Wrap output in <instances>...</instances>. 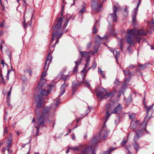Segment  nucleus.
<instances>
[{"instance_id": "nucleus-60", "label": "nucleus", "mask_w": 154, "mask_h": 154, "mask_svg": "<svg viewBox=\"0 0 154 154\" xmlns=\"http://www.w3.org/2000/svg\"><path fill=\"white\" fill-rule=\"evenodd\" d=\"M125 11L127 13H128V10L127 8H125Z\"/></svg>"}, {"instance_id": "nucleus-17", "label": "nucleus", "mask_w": 154, "mask_h": 154, "mask_svg": "<svg viewBox=\"0 0 154 154\" xmlns=\"http://www.w3.org/2000/svg\"><path fill=\"white\" fill-rule=\"evenodd\" d=\"M80 53L83 57H86L87 58V59H88V60H89V58L90 57L89 52H87L86 51H82L80 52Z\"/></svg>"}, {"instance_id": "nucleus-8", "label": "nucleus", "mask_w": 154, "mask_h": 154, "mask_svg": "<svg viewBox=\"0 0 154 154\" xmlns=\"http://www.w3.org/2000/svg\"><path fill=\"white\" fill-rule=\"evenodd\" d=\"M145 106L146 107V108L147 110V113L146 116L142 124L146 126L148 121V118L147 117L148 112L152 108L153 106L152 105H151L148 106Z\"/></svg>"}, {"instance_id": "nucleus-64", "label": "nucleus", "mask_w": 154, "mask_h": 154, "mask_svg": "<svg viewBox=\"0 0 154 154\" xmlns=\"http://www.w3.org/2000/svg\"><path fill=\"white\" fill-rule=\"evenodd\" d=\"M110 51H111L113 53H114V52H114V50H113L112 49H111L110 50Z\"/></svg>"}, {"instance_id": "nucleus-34", "label": "nucleus", "mask_w": 154, "mask_h": 154, "mask_svg": "<svg viewBox=\"0 0 154 154\" xmlns=\"http://www.w3.org/2000/svg\"><path fill=\"white\" fill-rule=\"evenodd\" d=\"M98 73L102 75V76H104V72L101 70L100 68L98 69Z\"/></svg>"}, {"instance_id": "nucleus-49", "label": "nucleus", "mask_w": 154, "mask_h": 154, "mask_svg": "<svg viewBox=\"0 0 154 154\" xmlns=\"http://www.w3.org/2000/svg\"><path fill=\"white\" fill-rule=\"evenodd\" d=\"M4 133H7V127H5L4 130Z\"/></svg>"}, {"instance_id": "nucleus-51", "label": "nucleus", "mask_w": 154, "mask_h": 154, "mask_svg": "<svg viewBox=\"0 0 154 154\" xmlns=\"http://www.w3.org/2000/svg\"><path fill=\"white\" fill-rule=\"evenodd\" d=\"M135 67H136V66H134L133 65H130L128 66V68H133Z\"/></svg>"}, {"instance_id": "nucleus-31", "label": "nucleus", "mask_w": 154, "mask_h": 154, "mask_svg": "<svg viewBox=\"0 0 154 154\" xmlns=\"http://www.w3.org/2000/svg\"><path fill=\"white\" fill-rule=\"evenodd\" d=\"M92 30L93 33H97V29L96 28V26L95 25H94L93 26Z\"/></svg>"}, {"instance_id": "nucleus-52", "label": "nucleus", "mask_w": 154, "mask_h": 154, "mask_svg": "<svg viewBox=\"0 0 154 154\" xmlns=\"http://www.w3.org/2000/svg\"><path fill=\"white\" fill-rule=\"evenodd\" d=\"M11 90H10V91L8 92V94H7V97L8 98V99L9 98V96L11 95Z\"/></svg>"}, {"instance_id": "nucleus-27", "label": "nucleus", "mask_w": 154, "mask_h": 154, "mask_svg": "<svg viewBox=\"0 0 154 154\" xmlns=\"http://www.w3.org/2000/svg\"><path fill=\"white\" fill-rule=\"evenodd\" d=\"M116 149V148H115L109 149L108 151L104 152L103 153V154H109L111 152L115 150Z\"/></svg>"}, {"instance_id": "nucleus-21", "label": "nucleus", "mask_w": 154, "mask_h": 154, "mask_svg": "<svg viewBox=\"0 0 154 154\" xmlns=\"http://www.w3.org/2000/svg\"><path fill=\"white\" fill-rule=\"evenodd\" d=\"M58 40H57L56 42H55L54 43V44L52 45V48L51 49H50V51L49 52V53H48V55L49 54H50V56L51 57V54L54 51V48L55 47V46L59 42V39H57Z\"/></svg>"}, {"instance_id": "nucleus-4", "label": "nucleus", "mask_w": 154, "mask_h": 154, "mask_svg": "<svg viewBox=\"0 0 154 154\" xmlns=\"http://www.w3.org/2000/svg\"><path fill=\"white\" fill-rule=\"evenodd\" d=\"M100 90L101 91L98 92L96 95L98 97H99L101 95L104 94V95L102 96L101 97L100 100L103 99L107 98L109 97H112V96L113 95L112 93H107L104 88H102Z\"/></svg>"}, {"instance_id": "nucleus-16", "label": "nucleus", "mask_w": 154, "mask_h": 154, "mask_svg": "<svg viewBox=\"0 0 154 154\" xmlns=\"http://www.w3.org/2000/svg\"><path fill=\"white\" fill-rule=\"evenodd\" d=\"M85 72H82V73L78 77H77V79L78 81L80 82H83L84 79L85 78Z\"/></svg>"}, {"instance_id": "nucleus-6", "label": "nucleus", "mask_w": 154, "mask_h": 154, "mask_svg": "<svg viewBox=\"0 0 154 154\" xmlns=\"http://www.w3.org/2000/svg\"><path fill=\"white\" fill-rule=\"evenodd\" d=\"M102 5L98 4L97 1H93L92 2L91 7L96 11L98 12L100 11L102 9Z\"/></svg>"}, {"instance_id": "nucleus-13", "label": "nucleus", "mask_w": 154, "mask_h": 154, "mask_svg": "<svg viewBox=\"0 0 154 154\" xmlns=\"http://www.w3.org/2000/svg\"><path fill=\"white\" fill-rule=\"evenodd\" d=\"M46 82V80L45 79H41L38 85L37 86V89L40 90L43 87V84Z\"/></svg>"}, {"instance_id": "nucleus-39", "label": "nucleus", "mask_w": 154, "mask_h": 154, "mask_svg": "<svg viewBox=\"0 0 154 154\" xmlns=\"http://www.w3.org/2000/svg\"><path fill=\"white\" fill-rule=\"evenodd\" d=\"M49 112L48 109H45L44 110V115H46L48 114Z\"/></svg>"}, {"instance_id": "nucleus-1", "label": "nucleus", "mask_w": 154, "mask_h": 154, "mask_svg": "<svg viewBox=\"0 0 154 154\" xmlns=\"http://www.w3.org/2000/svg\"><path fill=\"white\" fill-rule=\"evenodd\" d=\"M64 17L58 18L57 21V24L54 28V32L53 34V37L51 43L55 39H59L62 35V31L66 27L68 23L69 20L64 21Z\"/></svg>"}, {"instance_id": "nucleus-57", "label": "nucleus", "mask_w": 154, "mask_h": 154, "mask_svg": "<svg viewBox=\"0 0 154 154\" xmlns=\"http://www.w3.org/2000/svg\"><path fill=\"white\" fill-rule=\"evenodd\" d=\"M8 152L10 153H11L12 152V150H10L9 148H8Z\"/></svg>"}, {"instance_id": "nucleus-47", "label": "nucleus", "mask_w": 154, "mask_h": 154, "mask_svg": "<svg viewBox=\"0 0 154 154\" xmlns=\"http://www.w3.org/2000/svg\"><path fill=\"white\" fill-rule=\"evenodd\" d=\"M0 75L1 76V77L2 78V81H3V82L4 83V84H5V83L4 82V78H3V75H2V73H0Z\"/></svg>"}, {"instance_id": "nucleus-18", "label": "nucleus", "mask_w": 154, "mask_h": 154, "mask_svg": "<svg viewBox=\"0 0 154 154\" xmlns=\"http://www.w3.org/2000/svg\"><path fill=\"white\" fill-rule=\"evenodd\" d=\"M67 85H66L65 83L61 85V94L59 95V97L62 95L65 92V88Z\"/></svg>"}, {"instance_id": "nucleus-45", "label": "nucleus", "mask_w": 154, "mask_h": 154, "mask_svg": "<svg viewBox=\"0 0 154 154\" xmlns=\"http://www.w3.org/2000/svg\"><path fill=\"white\" fill-rule=\"evenodd\" d=\"M91 45V42L88 43L87 45V48H89Z\"/></svg>"}, {"instance_id": "nucleus-35", "label": "nucleus", "mask_w": 154, "mask_h": 154, "mask_svg": "<svg viewBox=\"0 0 154 154\" xmlns=\"http://www.w3.org/2000/svg\"><path fill=\"white\" fill-rule=\"evenodd\" d=\"M97 37L99 38L98 40H96L95 41V44L96 45L97 44H98V43L102 39V38H100V36H98Z\"/></svg>"}, {"instance_id": "nucleus-61", "label": "nucleus", "mask_w": 154, "mask_h": 154, "mask_svg": "<svg viewBox=\"0 0 154 154\" xmlns=\"http://www.w3.org/2000/svg\"><path fill=\"white\" fill-rule=\"evenodd\" d=\"M128 150V153H127L128 154H132L131 152H130V151L128 149H127Z\"/></svg>"}, {"instance_id": "nucleus-63", "label": "nucleus", "mask_w": 154, "mask_h": 154, "mask_svg": "<svg viewBox=\"0 0 154 154\" xmlns=\"http://www.w3.org/2000/svg\"><path fill=\"white\" fill-rule=\"evenodd\" d=\"M32 123H33L34 124L35 123V120L34 118H33V119L32 122Z\"/></svg>"}, {"instance_id": "nucleus-24", "label": "nucleus", "mask_w": 154, "mask_h": 154, "mask_svg": "<svg viewBox=\"0 0 154 154\" xmlns=\"http://www.w3.org/2000/svg\"><path fill=\"white\" fill-rule=\"evenodd\" d=\"M86 11L84 5L82 6V9L79 10V12L81 14H82V13L85 12Z\"/></svg>"}, {"instance_id": "nucleus-33", "label": "nucleus", "mask_w": 154, "mask_h": 154, "mask_svg": "<svg viewBox=\"0 0 154 154\" xmlns=\"http://www.w3.org/2000/svg\"><path fill=\"white\" fill-rule=\"evenodd\" d=\"M97 66V64L95 62H94L92 65V66L91 67H90L88 69V71L91 68H92L94 69Z\"/></svg>"}, {"instance_id": "nucleus-12", "label": "nucleus", "mask_w": 154, "mask_h": 154, "mask_svg": "<svg viewBox=\"0 0 154 154\" xmlns=\"http://www.w3.org/2000/svg\"><path fill=\"white\" fill-rule=\"evenodd\" d=\"M48 88L47 89H45L41 92V94L42 95L47 96L50 93V87L49 86H48Z\"/></svg>"}, {"instance_id": "nucleus-54", "label": "nucleus", "mask_w": 154, "mask_h": 154, "mask_svg": "<svg viewBox=\"0 0 154 154\" xmlns=\"http://www.w3.org/2000/svg\"><path fill=\"white\" fill-rule=\"evenodd\" d=\"M6 150V148L5 147H4L2 148V152H4Z\"/></svg>"}, {"instance_id": "nucleus-38", "label": "nucleus", "mask_w": 154, "mask_h": 154, "mask_svg": "<svg viewBox=\"0 0 154 154\" xmlns=\"http://www.w3.org/2000/svg\"><path fill=\"white\" fill-rule=\"evenodd\" d=\"M139 67L142 69H143L146 68V66L145 65H141L140 64H139Z\"/></svg>"}, {"instance_id": "nucleus-7", "label": "nucleus", "mask_w": 154, "mask_h": 154, "mask_svg": "<svg viewBox=\"0 0 154 154\" xmlns=\"http://www.w3.org/2000/svg\"><path fill=\"white\" fill-rule=\"evenodd\" d=\"M132 32L134 33L133 34H135L136 35H143L146 34V32L143 29L138 30L136 29H132Z\"/></svg>"}, {"instance_id": "nucleus-41", "label": "nucleus", "mask_w": 154, "mask_h": 154, "mask_svg": "<svg viewBox=\"0 0 154 154\" xmlns=\"http://www.w3.org/2000/svg\"><path fill=\"white\" fill-rule=\"evenodd\" d=\"M94 52L93 53V55H94V54L97 53L98 51V48H95V47H94Z\"/></svg>"}, {"instance_id": "nucleus-55", "label": "nucleus", "mask_w": 154, "mask_h": 154, "mask_svg": "<svg viewBox=\"0 0 154 154\" xmlns=\"http://www.w3.org/2000/svg\"><path fill=\"white\" fill-rule=\"evenodd\" d=\"M8 56L9 58L10 61H11V53H10L9 54H8Z\"/></svg>"}, {"instance_id": "nucleus-56", "label": "nucleus", "mask_w": 154, "mask_h": 154, "mask_svg": "<svg viewBox=\"0 0 154 154\" xmlns=\"http://www.w3.org/2000/svg\"><path fill=\"white\" fill-rule=\"evenodd\" d=\"M0 3L1 5L3 7V8H4L5 7L3 5V4L2 3V0H0Z\"/></svg>"}, {"instance_id": "nucleus-59", "label": "nucleus", "mask_w": 154, "mask_h": 154, "mask_svg": "<svg viewBox=\"0 0 154 154\" xmlns=\"http://www.w3.org/2000/svg\"><path fill=\"white\" fill-rule=\"evenodd\" d=\"M4 22H2L1 23V24H0V26L1 27H3L4 26Z\"/></svg>"}, {"instance_id": "nucleus-28", "label": "nucleus", "mask_w": 154, "mask_h": 154, "mask_svg": "<svg viewBox=\"0 0 154 154\" xmlns=\"http://www.w3.org/2000/svg\"><path fill=\"white\" fill-rule=\"evenodd\" d=\"M137 135L138 137H139L140 135L143 133L142 131L140 130H137L136 131Z\"/></svg>"}, {"instance_id": "nucleus-50", "label": "nucleus", "mask_w": 154, "mask_h": 154, "mask_svg": "<svg viewBox=\"0 0 154 154\" xmlns=\"http://www.w3.org/2000/svg\"><path fill=\"white\" fill-rule=\"evenodd\" d=\"M140 3H141V2L140 1V0H139V2H138V3L137 5V6L136 8H135L134 9H137L138 10V9L139 7V5Z\"/></svg>"}, {"instance_id": "nucleus-53", "label": "nucleus", "mask_w": 154, "mask_h": 154, "mask_svg": "<svg viewBox=\"0 0 154 154\" xmlns=\"http://www.w3.org/2000/svg\"><path fill=\"white\" fill-rule=\"evenodd\" d=\"M119 46L120 47V48L121 50L122 51L123 50V46H122V43H121L120 44H119Z\"/></svg>"}, {"instance_id": "nucleus-25", "label": "nucleus", "mask_w": 154, "mask_h": 154, "mask_svg": "<svg viewBox=\"0 0 154 154\" xmlns=\"http://www.w3.org/2000/svg\"><path fill=\"white\" fill-rule=\"evenodd\" d=\"M123 71L124 73V74L126 75H129L131 74V72L129 70H123Z\"/></svg>"}, {"instance_id": "nucleus-14", "label": "nucleus", "mask_w": 154, "mask_h": 154, "mask_svg": "<svg viewBox=\"0 0 154 154\" xmlns=\"http://www.w3.org/2000/svg\"><path fill=\"white\" fill-rule=\"evenodd\" d=\"M12 135L11 134H9V137L8 138V140L6 142V143L8 144L7 147H9L11 146V142L12 141Z\"/></svg>"}, {"instance_id": "nucleus-43", "label": "nucleus", "mask_w": 154, "mask_h": 154, "mask_svg": "<svg viewBox=\"0 0 154 154\" xmlns=\"http://www.w3.org/2000/svg\"><path fill=\"white\" fill-rule=\"evenodd\" d=\"M111 107V105L109 104H107L106 105V108L107 110L109 109Z\"/></svg>"}, {"instance_id": "nucleus-22", "label": "nucleus", "mask_w": 154, "mask_h": 154, "mask_svg": "<svg viewBox=\"0 0 154 154\" xmlns=\"http://www.w3.org/2000/svg\"><path fill=\"white\" fill-rule=\"evenodd\" d=\"M134 43H139L140 40V37L136 36H134Z\"/></svg>"}, {"instance_id": "nucleus-19", "label": "nucleus", "mask_w": 154, "mask_h": 154, "mask_svg": "<svg viewBox=\"0 0 154 154\" xmlns=\"http://www.w3.org/2000/svg\"><path fill=\"white\" fill-rule=\"evenodd\" d=\"M80 63L81 60H79L78 61H76L75 62V63L76 65L75 66L73 70V72L74 73H77L78 71V66Z\"/></svg>"}, {"instance_id": "nucleus-42", "label": "nucleus", "mask_w": 154, "mask_h": 154, "mask_svg": "<svg viewBox=\"0 0 154 154\" xmlns=\"http://www.w3.org/2000/svg\"><path fill=\"white\" fill-rule=\"evenodd\" d=\"M106 118H108V117H109L110 116V115L109 114V110H107L106 112Z\"/></svg>"}, {"instance_id": "nucleus-10", "label": "nucleus", "mask_w": 154, "mask_h": 154, "mask_svg": "<svg viewBox=\"0 0 154 154\" xmlns=\"http://www.w3.org/2000/svg\"><path fill=\"white\" fill-rule=\"evenodd\" d=\"M107 131L104 129H103L100 133V138L101 139H104L107 136Z\"/></svg>"}, {"instance_id": "nucleus-30", "label": "nucleus", "mask_w": 154, "mask_h": 154, "mask_svg": "<svg viewBox=\"0 0 154 154\" xmlns=\"http://www.w3.org/2000/svg\"><path fill=\"white\" fill-rule=\"evenodd\" d=\"M68 77V75H63L61 77V79L63 80L64 81H65Z\"/></svg>"}, {"instance_id": "nucleus-3", "label": "nucleus", "mask_w": 154, "mask_h": 154, "mask_svg": "<svg viewBox=\"0 0 154 154\" xmlns=\"http://www.w3.org/2000/svg\"><path fill=\"white\" fill-rule=\"evenodd\" d=\"M127 32L128 33V36H127L126 41L130 45H134V36L135 34H134V33L132 32V29H128Z\"/></svg>"}, {"instance_id": "nucleus-11", "label": "nucleus", "mask_w": 154, "mask_h": 154, "mask_svg": "<svg viewBox=\"0 0 154 154\" xmlns=\"http://www.w3.org/2000/svg\"><path fill=\"white\" fill-rule=\"evenodd\" d=\"M44 117L43 115L40 118L38 119L36 121V123L38 126L43 125L44 124Z\"/></svg>"}, {"instance_id": "nucleus-2", "label": "nucleus", "mask_w": 154, "mask_h": 154, "mask_svg": "<svg viewBox=\"0 0 154 154\" xmlns=\"http://www.w3.org/2000/svg\"><path fill=\"white\" fill-rule=\"evenodd\" d=\"M52 60V58L50 56V54L48 55L47 58L46 60L45 63L44 67L45 71L43 72L41 75V79H44L43 78L46 76L47 73L46 71L48 69V67Z\"/></svg>"}, {"instance_id": "nucleus-20", "label": "nucleus", "mask_w": 154, "mask_h": 154, "mask_svg": "<svg viewBox=\"0 0 154 154\" xmlns=\"http://www.w3.org/2000/svg\"><path fill=\"white\" fill-rule=\"evenodd\" d=\"M122 108L120 104L116 107L114 110V112H112V113H118L119 112H121Z\"/></svg>"}, {"instance_id": "nucleus-58", "label": "nucleus", "mask_w": 154, "mask_h": 154, "mask_svg": "<svg viewBox=\"0 0 154 154\" xmlns=\"http://www.w3.org/2000/svg\"><path fill=\"white\" fill-rule=\"evenodd\" d=\"M23 25L25 28H26V24L25 23H23Z\"/></svg>"}, {"instance_id": "nucleus-32", "label": "nucleus", "mask_w": 154, "mask_h": 154, "mask_svg": "<svg viewBox=\"0 0 154 154\" xmlns=\"http://www.w3.org/2000/svg\"><path fill=\"white\" fill-rule=\"evenodd\" d=\"M24 71L25 72L28 73L30 75H31V74L32 73V71L31 69H26Z\"/></svg>"}, {"instance_id": "nucleus-26", "label": "nucleus", "mask_w": 154, "mask_h": 154, "mask_svg": "<svg viewBox=\"0 0 154 154\" xmlns=\"http://www.w3.org/2000/svg\"><path fill=\"white\" fill-rule=\"evenodd\" d=\"M113 54L115 58H116V60H117V58L119 55L120 53L117 51H115L114 53H113Z\"/></svg>"}, {"instance_id": "nucleus-48", "label": "nucleus", "mask_w": 154, "mask_h": 154, "mask_svg": "<svg viewBox=\"0 0 154 154\" xmlns=\"http://www.w3.org/2000/svg\"><path fill=\"white\" fill-rule=\"evenodd\" d=\"M69 148L73 150H76L77 151L79 150V149L78 148Z\"/></svg>"}, {"instance_id": "nucleus-36", "label": "nucleus", "mask_w": 154, "mask_h": 154, "mask_svg": "<svg viewBox=\"0 0 154 154\" xmlns=\"http://www.w3.org/2000/svg\"><path fill=\"white\" fill-rule=\"evenodd\" d=\"M136 114H132L129 115V117L131 119H134L135 117Z\"/></svg>"}, {"instance_id": "nucleus-15", "label": "nucleus", "mask_w": 154, "mask_h": 154, "mask_svg": "<svg viewBox=\"0 0 154 154\" xmlns=\"http://www.w3.org/2000/svg\"><path fill=\"white\" fill-rule=\"evenodd\" d=\"M36 101L37 102V106L38 108L41 107L42 104V100L39 96H38L36 98Z\"/></svg>"}, {"instance_id": "nucleus-40", "label": "nucleus", "mask_w": 154, "mask_h": 154, "mask_svg": "<svg viewBox=\"0 0 154 154\" xmlns=\"http://www.w3.org/2000/svg\"><path fill=\"white\" fill-rule=\"evenodd\" d=\"M1 64L3 65V66L4 65H7V64L4 62V61L3 59H2L1 61Z\"/></svg>"}, {"instance_id": "nucleus-44", "label": "nucleus", "mask_w": 154, "mask_h": 154, "mask_svg": "<svg viewBox=\"0 0 154 154\" xmlns=\"http://www.w3.org/2000/svg\"><path fill=\"white\" fill-rule=\"evenodd\" d=\"M127 142L125 140H123L121 143V144L122 146H124L126 143Z\"/></svg>"}, {"instance_id": "nucleus-23", "label": "nucleus", "mask_w": 154, "mask_h": 154, "mask_svg": "<svg viewBox=\"0 0 154 154\" xmlns=\"http://www.w3.org/2000/svg\"><path fill=\"white\" fill-rule=\"evenodd\" d=\"M87 61L86 64L85 65V67L83 68V69L82 70V72H85L87 66H88L89 64V61L88 59H87L86 60Z\"/></svg>"}, {"instance_id": "nucleus-29", "label": "nucleus", "mask_w": 154, "mask_h": 154, "mask_svg": "<svg viewBox=\"0 0 154 154\" xmlns=\"http://www.w3.org/2000/svg\"><path fill=\"white\" fill-rule=\"evenodd\" d=\"M134 147L136 151H137L139 149V146L136 143L134 144Z\"/></svg>"}, {"instance_id": "nucleus-46", "label": "nucleus", "mask_w": 154, "mask_h": 154, "mask_svg": "<svg viewBox=\"0 0 154 154\" xmlns=\"http://www.w3.org/2000/svg\"><path fill=\"white\" fill-rule=\"evenodd\" d=\"M4 43V42L3 41H2V42L0 44V49L1 50V51H2V49L3 48V47L2 46V43Z\"/></svg>"}, {"instance_id": "nucleus-9", "label": "nucleus", "mask_w": 154, "mask_h": 154, "mask_svg": "<svg viewBox=\"0 0 154 154\" xmlns=\"http://www.w3.org/2000/svg\"><path fill=\"white\" fill-rule=\"evenodd\" d=\"M137 9H134L132 15V22L134 24H135L136 21V16L137 13Z\"/></svg>"}, {"instance_id": "nucleus-5", "label": "nucleus", "mask_w": 154, "mask_h": 154, "mask_svg": "<svg viewBox=\"0 0 154 154\" xmlns=\"http://www.w3.org/2000/svg\"><path fill=\"white\" fill-rule=\"evenodd\" d=\"M120 8L118 3L116 4V6L113 7V13L112 14H110L108 17V19H111L112 20L116 22L117 21V17L116 15V12Z\"/></svg>"}, {"instance_id": "nucleus-37", "label": "nucleus", "mask_w": 154, "mask_h": 154, "mask_svg": "<svg viewBox=\"0 0 154 154\" xmlns=\"http://www.w3.org/2000/svg\"><path fill=\"white\" fill-rule=\"evenodd\" d=\"M10 70H8L7 71V76L6 77V79L8 80H9V74L10 72Z\"/></svg>"}, {"instance_id": "nucleus-62", "label": "nucleus", "mask_w": 154, "mask_h": 154, "mask_svg": "<svg viewBox=\"0 0 154 154\" xmlns=\"http://www.w3.org/2000/svg\"><path fill=\"white\" fill-rule=\"evenodd\" d=\"M97 139V137H94V141H95V142H96L95 140Z\"/></svg>"}]
</instances>
